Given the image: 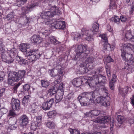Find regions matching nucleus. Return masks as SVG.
<instances>
[{"label":"nucleus","mask_w":134,"mask_h":134,"mask_svg":"<svg viewBox=\"0 0 134 134\" xmlns=\"http://www.w3.org/2000/svg\"><path fill=\"white\" fill-rule=\"evenodd\" d=\"M106 72L107 74V75L108 77H109L111 76V74L110 73V72L109 69L108 68H106Z\"/></svg>","instance_id":"obj_59"},{"label":"nucleus","mask_w":134,"mask_h":134,"mask_svg":"<svg viewBox=\"0 0 134 134\" xmlns=\"http://www.w3.org/2000/svg\"><path fill=\"white\" fill-rule=\"evenodd\" d=\"M51 8V10L49 11H43L40 14L38 20L41 19L43 23L47 25L51 24L52 28L64 29L65 27L64 21H57L52 23L53 21L51 18L54 15L58 14V13L55 10V7H52Z\"/></svg>","instance_id":"obj_2"},{"label":"nucleus","mask_w":134,"mask_h":134,"mask_svg":"<svg viewBox=\"0 0 134 134\" xmlns=\"http://www.w3.org/2000/svg\"><path fill=\"white\" fill-rule=\"evenodd\" d=\"M110 5H109V8L111 9H115L116 5L115 0H110Z\"/></svg>","instance_id":"obj_31"},{"label":"nucleus","mask_w":134,"mask_h":134,"mask_svg":"<svg viewBox=\"0 0 134 134\" xmlns=\"http://www.w3.org/2000/svg\"><path fill=\"white\" fill-rule=\"evenodd\" d=\"M42 117L41 116H37L36 117V119L37 122V125H35L34 126V128L36 129L37 127L39 126L41 124Z\"/></svg>","instance_id":"obj_29"},{"label":"nucleus","mask_w":134,"mask_h":134,"mask_svg":"<svg viewBox=\"0 0 134 134\" xmlns=\"http://www.w3.org/2000/svg\"><path fill=\"white\" fill-rule=\"evenodd\" d=\"M0 50L3 52L4 51V46L2 43H0Z\"/></svg>","instance_id":"obj_53"},{"label":"nucleus","mask_w":134,"mask_h":134,"mask_svg":"<svg viewBox=\"0 0 134 134\" xmlns=\"http://www.w3.org/2000/svg\"><path fill=\"white\" fill-rule=\"evenodd\" d=\"M29 44L21 43L20 44L19 49L21 51L23 52L27 51V49L29 48Z\"/></svg>","instance_id":"obj_24"},{"label":"nucleus","mask_w":134,"mask_h":134,"mask_svg":"<svg viewBox=\"0 0 134 134\" xmlns=\"http://www.w3.org/2000/svg\"><path fill=\"white\" fill-rule=\"evenodd\" d=\"M123 47L126 49L134 50V45L130 43L124 44L123 45Z\"/></svg>","instance_id":"obj_26"},{"label":"nucleus","mask_w":134,"mask_h":134,"mask_svg":"<svg viewBox=\"0 0 134 134\" xmlns=\"http://www.w3.org/2000/svg\"><path fill=\"white\" fill-rule=\"evenodd\" d=\"M50 71V74L52 77H55L58 76V79L61 80L63 76V68L61 65H58L53 69L49 70Z\"/></svg>","instance_id":"obj_4"},{"label":"nucleus","mask_w":134,"mask_h":134,"mask_svg":"<svg viewBox=\"0 0 134 134\" xmlns=\"http://www.w3.org/2000/svg\"><path fill=\"white\" fill-rule=\"evenodd\" d=\"M101 71V70H99V71H93L92 73L94 76L93 77L91 78H92V80H98V83L96 84L97 86H100L102 83H103L102 86H100L99 90L96 89L94 91L85 92L80 94L78 97L77 99L81 106H87L89 105L95 97V95L97 93V95L100 94L99 91L101 90V88L104 87V84L106 81L105 77L102 75H99L97 76L96 75V73L98 74Z\"/></svg>","instance_id":"obj_1"},{"label":"nucleus","mask_w":134,"mask_h":134,"mask_svg":"<svg viewBox=\"0 0 134 134\" xmlns=\"http://www.w3.org/2000/svg\"><path fill=\"white\" fill-rule=\"evenodd\" d=\"M92 121L99 123L108 124L110 123V118L108 116H99L95 119H93Z\"/></svg>","instance_id":"obj_9"},{"label":"nucleus","mask_w":134,"mask_h":134,"mask_svg":"<svg viewBox=\"0 0 134 134\" xmlns=\"http://www.w3.org/2000/svg\"><path fill=\"white\" fill-rule=\"evenodd\" d=\"M9 55L10 56V57L11 59H13L14 58V56H15V55H14V54L12 52H11V53H10Z\"/></svg>","instance_id":"obj_63"},{"label":"nucleus","mask_w":134,"mask_h":134,"mask_svg":"<svg viewBox=\"0 0 134 134\" xmlns=\"http://www.w3.org/2000/svg\"><path fill=\"white\" fill-rule=\"evenodd\" d=\"M74 94V92L73 91H71L65 97V103H66V102L67 101L68 102V103L67 104L68 105V104L69 103V101L73 97V95Z\"/></svg>","instance_id":"obj_25"},{"label":"nucleus","mask_w":134,"mask_h":134,"mask_svg":"<svg viewBox=\"0 0 134 134\" xmlns=\"http://www.w3.org/2000/svg\"><path fill=\"white\" fill-rule=\"evenodd\" d=\"M105 60L104 61H104H105V62H108V63H109L110 62H113V59H105Z\"/></svg>","instance_id":"obj_62"},{"label":"nucleus","mask_w":134,"mask_h":134,"mask_svg":"<svg viewBox=\"0 0 134 134\" xmlns=\"http://www.w3.org/2000/svg\"><path fill=\"white\" fill-rule=\"evenodd\" d=\"M48 115L49 118H51L53 117L55 115V112L53 111H49L47 114Z\"/></svg>","instance_id":"obj_42"},{"label":"nucleus","mask_w":134,"mask_h":134,"mask_svg":"<svg viewBox=\"0 0 134 134\" xmlns=\"http://www.w3.org/2000/svg\"><path fill=\"white\" fill-rule=\"evenodd\" d=\"M81 36V35L78 33H76L75 36L74 37V39L75 40H79Z\"/></svg>","instance_id":"obj_46"},{"label":"nucleus","mask_w":134,"mask_h":134,"mask_svg":"<svg viewBox=\"0 0 134 134\" xmlns=\"http://www.w3.org/2000/svg\"><path fill=\"white\" fill-rule=\"evenodd\" d=\"M16 72H12L8 74V83L9 85L12 86L14 84V82L18 81V79L16 77Z\"/></svg>","instance_id":"obj_10"},{"label":"nucleus","mask_w":134,"mask_h":134,"mask_svg":"<svg viewBox=\"0 0 134 134\" xmlns=\"http://www.w3.org/2000/svg\"><path fill=\"white\" fill-rule=\"evenodd\" d=\"M16 122L15 121V124H16ZM17 126V125L16 124L15 125H11V128H12V129H15Z\"/></svg>","instance_id":"obj_61"},{"label":"nucleus","mask_w":134,"mask_h":134,"mask_svg":"<svg viewBox=\"0 0 134 134\" xmlns=\"http://www.w3.org/2000/svg\"><path fill=\"white\" fill-rule=\"evenodd\" d=\"M114 82L111 81L110 82V88L112 90H113L114 88Z\"/></svg>","instance_id":"obj_51"},{"label":"nucleus","mask_w":134,"mask_h":134,"mask_svg":"<svg viewBox=\"0 0 134 134\" xmlns=\"http://www.w3.org/2000/svg\"><path fill=\"white\" fill-rule=\"evenodd\" d=\"M16 77L18 79V80H20L23 78L26 73L24 70H19L17 72H16Z\"/></svg>","instance_id":"obj_20"},{"label":"nucleus","mask_w":134,"mask_h":134,"mask_svg":"<svg viewBox=\"0 0 134 134\" xmlns=\"http://www.w3.org/2000/svg\"><path fill=\"white\" fill-rule=\"evenodd\" d=\"M38 94L40 98H44L46 96L47 92L46 91H44L40 92H39L38 93Z\"/></svg>","instance_id":"obj_35"},{"label":"nucleus","mask_w":134,"mask_h":134,"mask_svg":"<svg viewBox=\"0 0 134 134\" xmlns=\"http://www.w3.org/2000/svg\"><path fill=\"white\" fill-rule=\"evenodd\" d=\"M20 125L23 127L25 126L29 122V118L25 115H22L19 118Z\"/></svg>","instance_id":"obj_13"},{"label":"nucleus","mask_w":134,"mask_h":134,"mask_svg":"<svg viewBox=\"0 0 134 134\" xmlns=\"http://www.w3.org/2000/svg\"><path fill=\"white\" fill-rule=\"evenodd\" d=\"M33 42L35 44H40L42 42L41 38L39 35H34L32 37Z\"/></svg>","instance_id":"obj_23"},{"label":"nucleus","mask_w":134,"mask_h":134,"mask_svg":"<svg viewBox=\"0 0 134 134\" xmlns=\"http://www.w3.org/2000/svg\"><path fill=\"white\" fill-rule=\"evenodd\" d=\"M133 55L132 54L130 53H127L126 54V58L125 59H132Z\"/></svg>","instance_id":"obj_48"},{"label":"nucleus","mask_w":134,"mask_h":134,"mask_svg":"<svg viewBox=\"0 0 134 134\" xmlns=\"http://www.w3.org/2000/svg\"><path fill=\"white\" fill-rule=\"evenodd\" d=\"M20 104V101L18 99L13 98L11 101V106L12 109L14 110L19 109Z\"/></svg>","instance_id":"obj_16"},{"label":"nucleus","mask_w":134,"mask_h":134,"mask_svg":"<svg viewBox=\"0 0 134 134\" xmlns=\"http://www.w3.org/2000/svg\"><path fill=\"white\" fill-rule=\"evenodd\" d=\"M41 84L42 87L46 88L49 86V83L47 80L44 79L41 80Z\"/></svg>","instance_id":"obj_34"},{"label":"nucleus","mask_w":134,"mask_h":134,"mask_svg":"<svg viewBox=\"0 0 134 134\" xmlns=\"http://www.w3.org/2000/svg\"><path fill=\"white\" fill-rule=\"evenodd\" d=\"M38 51V49L31 50L30 51L26 52L25 56L27 57V58H28L29 57V59L30 58V59H36L37 58H37H43V59H44V55L43 54H37V55H36L35 53Z\"/></svg>","instance_id":"obj_6"},{"label":"nucleus","mask_w":134,"mask_h":134,"mask_svg":"<svg viewBox=\"0 0 134 134\" xmlns=\"http://www.w3.org/2000/svg\"><path fill=\"white\" fill-rule=\"evenodd\" d=\"M2 61L7 63H12L13 61V59H2Z\"/></svg>","instance_id":"obj_47"},{"label":"nucleus","mask_w":134,"mask_h":134,"mask_svg":"<svg viewBox=\"0 0 134 134\" xmlns=\"http://www.w3.org/2000/svg\"><path fill=\"white\" fill-rule=\"evenodd\" d=\"M120 19L121 21L122 22H125L127 20L126 16L123 15H121L120 16Z\"/></svg>","instance_id":"obj_45"},{"label":"nucleus","mask_w":134,"mask_h":134,"mask_svg":"<svg viewBox=\"0 0 134 134\" xmlns=\"http://www.w3.org/2000/svg\"><path fill=\"white\" fill-rule=\"evenodd\" d=\"M54 102V99L52 98L48 100L46 102H44L42 105V108L44 110L49 109Z\"/></svg>","instance_id":"obj_14"},{"label":"nucleus","mask_w":134,"mask_h":134,"mask_svg":"<svg viewBox=\"0 0 134 134\" xmlns=\"http://www.w3.org/2000/svg\"><path fill=\"white\" fill-rule=\"evenodd\" d=\"M101 90L106 96L97 97L95 100L96 102L98 103H100L102 106L108 107L110 104V98L107 95L108 91L105 87L101 88Z\"/></svg>","instance_id":"obj_3"},{"label":"nucleus","mask_w":134,"mask_h":134,"mask_svg":"<svg viewBox=\"0 0 134 134\" xmlns=\"http://www.w3.org/2000/svg\"><path fill=\"white\" fill-rule=\"evenodd\" d=\"M57 1V0H47L46 1V0H45V2L47 3H48V5L49 6V8L47 9H46V10H44V11H49V10H51V9H52L51 8H52V7H55V10L57 11V13H59V10L58 9H56V7L55 5H54L53 7L52 6L53 4H54L53 2Z\"/></svg>","instance_id":"obj_19"},{"label":"nucleus","mask_w":134,"mask_h":134,"mask_svg":"<svg viewBox=\"0 0 134 134\" xmlns=\"http://www.w3.org/2000/svg\"><path fill=\"white\" fill-rule=\"evenodd\" d=\"M50 32L49 31L47 30H45L44 31V32H42V34L45 36L46 37V39H48V40H47L46 41L48 43H52L53 44L55 45H56L57 44H58L59 43V41L57 40L55 37L53 36L52 37V38H50L48 36L50 34Z\"/></svg>","instance_id":"obj_7"},{"label":"nucleus","mask_w":134,"mask_h":134,"mask_svg":"<svg viewBox=\"0 0 134 134\" xmlns=\"http://www.w3.org/2000/svg\"><path fill=\"white\" fill-rule=\"evenodd\" d=\"M117 120L118 122L120 124L122 123L123 121L124 117L121 115H118L117 116Z\"/></svg>","instance_id":"obj_43"},{"label":"nucleus","mask_w":134,"mask_h":134,"mask_svg":"<svg viewBox=\"0 0 134 134\" xmlns=\"http://www.w3.org/2000/svg\"><path fill=\"white\" fill-rule=\"evenodd\" d=\"M115 46L114 44H110L108 43V42H105L104 44V47L107 50L109 51H111L114 50Z\"/></svg>","instance_id":"obj_22"},{"label":"nucleus","mask_w":134,"mask_h":134,"mask_svg":"<svg viewBox=\"0 0 134 134\" xmlns=\"http://www.w3.org/2000/svg\"><path fill=\"white\" fill-rule=\"evenodd\" d=\"M87 63H81L80 66L81 67H84L86 65V64Z\"/></svg>","instance_id":"obj_64"},{"label":"nucleus","mask_w":134,"mask_h":134,"mask_svg":"<svg viewBox=\"0 0 134 134\" xmlns=\"http://www.w3.org/2000/svg\"><path fill=\"white\" fill-rule=\"evenodd\" d=\"M30 85L27 84H25L23 86L24 90L26 91L29 90L30 88Z\"/></svg>","instance_id":"obj_49"},{"label":"nucleus","mask_w":134,"mask_h":134,"mask_svg":"<svg viewBox=\"0 0 134 134\" xmlns=\"http://www.w3.org/2000/svg\"><path fill=\"white\" fill-rule=\"evenodd\" d=\"M31 19L32 18H31L27 17L26 19V20L25 21V23L26 24L29 23Z\"/></svg>","instance_id":"obj_58"},{"label":"nucleus","mask_w":134,"mask_h":134,"mask_svg":"<svg viewBox=\"0 0 134 134\" xmlns=\"http://www.w3.org/2000/svg\"><path fill=\"white\" fill-rule=\"evenodd\" d=\"M81 31L83 33L82 36L83 37L87 40L90 42H92L93 40L92 35L93 34L92 33L91 30H89L84 28L82 29Z\"/></svg>","instance_id":"obj_8"},{"label":"nucleus","mask_w":134,"mask_h":134,"mask_svg":"<svg viewBox=\"0 0 134 134\" xmlns=\"http://www.w3.org/2000/svg\"><path fill=\"white\" fill-rule=\"evenodd\" d=\"M107 29L108 31L111 32V33H113V28L109 25H108L107 26Z\"/></svg>","instance_id":"obj_50"},{"label":"nucleus","mask_w":134,"mask_h":134,"mask_svg":"<svg viewBox=\"0 0 134 134\" xmlns=\"http://www.w3.org/2000/svg\"><path fill=\"white\" fill-rule=\"evenodd\" d=\"M0 111L3 115L4 114H6L8 112L7 109L4 107L1 108L0 109Z\"/></svg>","instance_id":"obj_44"},{"label":"nucleus","mask_w":134,"mask_h":134,"mask_svg":"<svg viewBox=\"0 0 134 134\" xmlns=\"http://www.w3.org/2000/svg\"><path fill=\"white\" fill-rule=\"evenodd\" d=\"M68 130L71 134H80V131L77 130L70 128Z\"/></svg>","instance_id":"obj_36"},{"label":"nucleus","mask_w":134,"mask_h":134,"mask_svg":"<svg viewBox=\"0 0 134 134\" xmlns=\"http://www.w3.org/2000/svg\"><path fill=\"white\" fill-rule=\"evenodd\" d=\"M31 107L32 108L33 112L37 111L38 110L37 109L38 106L35 104H33L31 106Z\"/></svg>","instance_id":"obj_41"},{"label":"nucleus","mask_w":134,"mask_h":134,"mask_svg":"<svg viewBox=\"0 0 134 134\" xmlns=\"http://www.w3.org/2000/svg\"><path fill=\"white\" fill-rule=\"evenodd\" d=\"M60 82L58 80H55L54 82V87L51 88L48 90V93L52 96L56 93V91L62 90L64 88V85L62 83H59Z\"/></svg>","instance_id":"obj_5"},{"label":"nucleus","mask_w":134,"mask_h":134,"mask_svg":"<svg viewBox=\"0 0 134 134\" xmlns=\"http://www.w3.org/2000/svg\"><path fill=\"white\" fill-rule=\"evenodd\" d=\"M76 52V54L79 56H80L81 54L83 53H85L84 54L86 55L87 53L89 52L87 50L86 46L81 44L78 46Z\"/></svg>","instance_id":"obj_11"},{"label":"nucleus","mask_w":134,"mask_h":134,"mask_svg":"<svg viewBox=\"0 0 134 134\" xmlns=\"http://www.w3.org/2000/svg\"><path fill=\"white\" fill-rule=\"evenodd\" d=\"M21 84V83L20 82L18 83L17 84L15 85L13 89L15 91L17 90L18 88L20 86Z\"/></svg>","instance_id":"obj_55"},{"label":"nucleus","mask_w":134,"mask_h":134,"mask_svg":"<svg viewBox=\"0 0 134 134\" xmlns=\"http://www.w3.org/2000/svg\"><path fill=\"white\" fill-rule=\"evenodd\" d=\"M125 64L126 66H129L131 65H134V61L131 59H125Z\"/></svg>","instance_id":"obj_33"},{"label":"nucleus","mask_w":134,"mask_h":134,"mask_svg":"<svg viewBox=\"0 0 134 134\" xmlns=\"http://www.w3.org/2000/svg\"><path fill=\"white\" fill-rule=\"evenodd\" d=\"M46 125L49 128L53 129L55 128V124L54 122L50 121L46 123Z\"/></svg>","instance_id":"obj_30"},{"label":"nucleus","mask_w":134,"mask_h":134,"mask_svg":"<svg viewBox=\"0 0 134 134\" xmlns=\"http://www.w3.org/2000/svg\"><path fill=\"white\" fill-rule=\"evenodd\" d=\"M36 5V4L32 3L29 4L26 7H23L22 8V12L21 13L22 15L23 16L26 15L27 13L31 12L32 8Z\"/></svg>","instance_id":"obj_12"},{"label":"nucleus","mask_w":134,"mask_h":134,"mask_svg":"<svg viewBox=\"0 0 134 134\" xmlns=\"http://www.w3.org/2000/svg\"><path fill=\"white\" fill-rule=\"evenodd\" d=\"M30 96L29 95L25 96L23 99L22 104L24 106L27 105V103L29 101Z\"/></svg>","instance_id":"obj_27"},{"label":"nucleus","mask_w":134,"mask_h":134,"mask_svg":"<svg viewBox=\"0 0 134 134\" xmlns=\"http://www.w3.org/2000/svg\"><path fill=\"white\" fill-rule=\"evenodd\" d=\"M99 29V24L95 22L93 23L92 25V33L95 34L98 32Z\"/></svg>","instance_id":"obj_21"},{"label":"nucleus","mask_w":134,"mask_h":134,"mask_svg":"<svg viewBox=\"0 0 134 134\" xmlns=\"http://www.w3.org/2000/svg\"><path fill=\"white\" fill-rule=\"evenodd\" d=\"M125 38L126 39L129 40H130L131 37L132 36L131 34V31H127L125 34Z\"/></svg>","instance_id":"obj_37"},{"label":"nucleus","mask_w":134,"mask_h":134,"mask_svg":"<svg viewBox=\"0 0 134 134\" xmlns=\"http://www.w3.org/2000/svg\"><path fill=\"white\" fill-rule=\"evenodd\" d=\"M131 100L132 106L134 108V94L133 95V96L131 98Z\"/></svg>","instance_id":"obj_60"},{"label":"nucleus","mask_w":134,"mask_h":134,"mask_svg":"<svg viewBox=\"0 0 134 134\" xmlns=\"http://www.w3.org/2000/svg\"><path fill=\"white\" fill-rule=\"evenodd\" d=\"M117 79V78L116 75L115 74H113V75L112 79L111 81L113 82H116Z\"/></svg>","instance_id":"obj_52"},{"label":"nucleus","mask_w":134,"mask_h":134,"mask_svg":"<svg viewBox=\"0 0 134 134\" xmlns=\"http://www.w3.org/2000/svg\"><path fill=\"white\" fill-rule=\"evenodd\" d=\"M129 88V87L128 86L125 87L124 88H119V91L120 93L124 94L128 92Z\"/></svg>","instance_id":"obj_32"},{"label":"nucleus","mask_w":134,"mask_h":134,"mask_svg":"<svg viewBox=\"0 0 134 134\" xmlns=\"http://www.w3.org/2000/svg\"><path fill=\"white\" fill-rule=\"evenodd\" d=\"M86 83L88 82V80L84 79V80H82L80 78L74 79L72 81V84L74 86L77 87H79L82 84V82H85Z\"/></svg>","instance_id":"obj_15"},{"label":"nucleus","mask_w":134,"mask_h":134,"mask_svg":"<svg viewBox=\"0 0 134 134\" xmlns=\"http://www.w3.org/2000/svg\"><path fill=\"white\" fill-rule=\"evenodd\" d=\"M100 113V111L99 110H94L90 111L89 112H87L85 115L87 116L92 117L93 116L99 115Z\"/></svg>","instance_id":"obj_18"},{"label":"nucleus","mask_w":134,"mask_h":134,"mask_svg":"<svg viewBox=\"0 0 134 134\" xmlns=\"http://www.w3.org/2000/svg\"><path fill=\"white\" fill-rule=\"evenodd\" d=\"M64 88L62 90H58V92L56 94L55 97L56 100H55L56 103H58L62 100L63 98V96L64 95Z\"/></svg>","instance_id":"obj_17"},{"label":"nucleus","mask_w":134,"mask_h":134,"mask_svg":"<svg viewBox=\"0 0 134 134\" xmlns=\"http://www.w3.org/2000/svg\"><path fill=\"white\" fill-rule=\"evenodd\" d=\"M7 18L8 20H12L14 18V15L12 12H10L7 16Z\"/></svg>","instance_id":"obj_40"},{"label":"nucleus","mask_w":134,"mask_h":134,"mask_svg":"<svg viewBox=\"0 0 134 134\" xmlns=\"http://www.w3.org/2000/svg\"><path fill=\"white\" fill-rule=\"evenodd\" d=\"M126 54L127 53L125 52L124 51H122V53L121 55V57L123 58H124V59H125L126 58Z\"/></svg>","instance_id":"obj_56"},{"label":"nucleus","mask_w":134,"mask_h":134,"mask_svg":"<svg viewBox=\"0 0 134 134\" xmlns=\"http://www.w3.org/2000/svg\"><path fill=\"white\" fill-rule=\"evenodd\" d=\"M5 89L4 88H2L0 89V97L2 96L3 93L5 92Z\"/></svg>","instance_id":"obj_54"},{"label":"nucleus","mask_w":134,"mask_h":134,"mask_svg":"<svg viewBox=\"0 0 134 134\" xmlns=\"http://www.w3.org/2000/svg\"><path fill=\"white\" fill-rule=\"evenodd\" d=\"M110 20L112 22L117 24H119L120 22V19L118 16H116L111 18Z\"/></svg>","instance_id":"obj_28"},{"label":"nucleus","mask_w":134,"mask_h":134,"mask_svg":"<svg viewBox=\"0 0 134 134\" xmlns=\"http://www.w3.org/2000/svg\"><path fill=\"white\" fill-rule=\"evenodd\" d=\"M100 36L103 40V41L104 42V43L106 42H108L107 36L106 35L104 34H102L100 35Z\"/></svg>","instance_id":"obj_38"},{"label":"nucleus","mask_w":134,"mask_h":134,"mask_svg":"<svg viewBox=\"0 0 134 134\" xmlns=\"http://www.w3.org/2000/svg\"><path fill=\"white\" fill-rule=\"evenodd\" d=\"M17 61L21 65L25 64L27 62V60L25 59H17Z\"/></svg>","instance_id":"obj_39"},{"label":"nucleus","mask_w":134,"mask_h":134,"mask_svg":"<svg viewBox=\"0 0 134 134\" xmlns=\"http://www.w3.org/2000/svg\"><path fill=\"white\" fill-rule=\"evenodd\" d=\"M14 110H10L9 113V115L11 116H14L16 114L14 112Z\"/></svg>","instance_id":"obj_57"}]
</instances>
